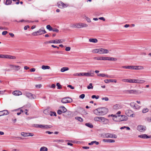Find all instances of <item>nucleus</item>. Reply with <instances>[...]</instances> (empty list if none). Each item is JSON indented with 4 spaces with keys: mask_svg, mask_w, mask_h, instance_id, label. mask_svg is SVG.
Wrapping results in <instances>:
<instances>
[{
    "mask_svg": "<svg viewBox=\"0 0 151 151\" xmlns=\"http://www.w3.org/2000/svg\"><path fill=\"white\" fill-rule=\"evenodd\" d=\"M76 75L78 76H93L94 75V71H91L90 72L88 73H77Z\"/></svg>",
    "mask_w": 151,
    "mask_h": 151,
    "instance_id": "nucleus-1",
    "label": "nucleus"
},
{
    "mask_svg": "<svg viewBox=\"0 0 151 151\" xmlns=\"http://www.w3.org/2000/svg\"><path fill=\"white\" fill-rule=\"evenodd\" d=\"M70 26L72 27H76L77 28H80L82 27H87L88 26V25L84 23H79L73 24Z\"/></svg>",
    "mask_w": 151,
    "mask_h": 151,
    "instance_id": "nucleus-2",
    "label": "nucleus"
},
{
    "mask_svg": "<svg viewBox=\"0 0 151 151\" xmlns=\"http://www.w3.org/2000/svg\"><path fill=\"white\" fill-rule=\"evenodd\" d=\"M72 99L69 97L63 98L61 100V102L63 104L70 103L72 102Z\"/></svg>",
    "mask_w": 151,
    "mask_h": 151,
    "instance_id": "nucleus-3",
    "label": "nucleus"
},
{
    "mask_svg": "<svg viewBox=\"0 0 151 151\" xmlns=\"http://www.w3.org/2000/svg\"><path fill=\"white\" fill-rule=\"evenodd\" d=\"M101 116L103 115L107 114L108 112V109L105 107L99 108Z\"/></svg>",
    "mask_w": 151,
    "mask_h": 151,
    "instance_id": "nucleus-4",
    "label": "nucleus"
},
{
    "mask_svg": "<svg viewBox=\"0 0 151 151\" xmlns=\"http://www.w3.org/2000/svg\"><path fill=\"white\" fill-rule=\"evenodd\" d=\"M104 137L106 138H116L117 136L114 134L110 133H106L104 135Z\"/></svg>",
    "mask_w": 151,
    "mask_h": 151,
    "instance_id": "nucleus-5",
    "label": "nucleus"
},
{
    "mask_svg": "<svg viewBox=\"0 0 151 151\" xmlns=\"http://www.w3.org/2000/svg\"><path fill=\"white\" fill-rule=\"evenodd\" d=\"M118 117L120 118L119 121H126L128 119L127 117L124 115H118Z\"/></svg>",
    "mask_w": 151,
    "mask_h": 151,
    "instance_id": "nucleus-6",
    "label": "nucleus"
},
{
    "mask_svg": "<svg viewBox=\"0 0 151 151\" xmlns=\"http://www.w3.org/2000/svg\"><path fill=\"white\" fill-rule=\"evenodd\" d=\"M137 129L140 132H143L146 129L145 126L143 125H139L137 127Z\"/></svg>",
    "mask_w": 151,
    "mask_h": 151,
    "instance_id": "nucleus-7",
    "label": "nucleus"
},
{
    "mask_svg": "<svg viewBox=\"0 0 151 151\" xmlns=\"http://www.w3.org/2000/svg\"><path fill=\"white\" fill-rule=\"evenodd\" d=\"M58 7L60 9H63L67 7V4H65L63 2L60 1L58 3Z\"/></svg>",
    "mask_w": 151,
    "mask_h": 151,
    "instance_id": "nucleus-8",
    "label": "nucleus"
},
{
    "mask_svg": "<svg viewBox=\"0 0 151 151\" xmlns=\"http://www.w3.org/2000/svg\"><path fill=\"white\" fill-rule=\"evenodd\" d=\"M21 135L24 137L33 136L34 134L29 132H22Z\"/></svg>",
    "mask_w": 151,
    "mask_h": 151,
    "instance_id": "nucleus-9",
    "label": "nucleus"
},
{
    "mask_svg": "<svg viewBox=\"0 0 151 151\" xmlns=\"http://www.w3.org/2000/svg\"><path fill=\"white\" fill-rule=\"evenodd\" d=\"M109 51L108 50L103 49V48H100L99 50V54H105V53H109Z\"/></svg>",
    "mask_w": 151,
    "mask_h": 151,
    "instance_id": "nucleus-10",
    "label": "nucleus"
},
{
    "mask_svg": "<svg viewBox=\"0 0 151 151\" xmlns=\"http://www.w3.org/2000/svg\"><path fill=\"white\" fill-rule=\"evenodd\" d=\"M24 94L27 97L30 99H34L33 96V95L31 93H25Z\"/></svg>",
    "mask_w": 151,
    "mask_h": 151,
    "instance_id": "nucleus-11",
    "label": "nucleus"
},
{
    "mask_svg": "<svg viewBox=\"0 0 151 151\" xmlns=\"http://www.w3.org/2000/svg\"><path fill=\"white\" fill-rule=\"evenodd\" d=\"M12 94L16 96H18L22 94V92L19 90L15 91L12 92Z\"/></svg>",
    "mask_w": 151,
    "mask_h": 151,
    "instance_id": "nucleus-12",
    "label": "nucleus"
},
{
    "mask_svg": "<svg viewBox=\"0 0 151 151\" xmlns=\"http://www.w3.org/2000/svg\"><path fill=\"white\" fill-rule=\"evenodd\" d=\"M122 106L120 104H116L114 105L113 108L114 109L117 110L122 108Z\"/></svg>",
    "mask_w": 151,
    "mask_h": 151,
    "instance_id": "nucleus-13",
    "label": "nucleus"
},
{
    "mask_svg": "<svg viewBox=\"0 0 151 151\" xmlns=\"http://www.w3.org/2000/svg\"><path fill=\"white\" fill-rule=\"evenodd\" d=\"M138 137L142 138L143 139H147V138H151V136H149L147 135L146 134H143L140 135H139L138 136Z\"/></svg>",
    "mask_w": 151,
    "mask_h": 151,
    "instance_id": "nucleus-14",
    "label": "nucleus"
},
{
    "mask_svg": "<svg viewBox=\"0 0 151 151\" xmlns=\"http://www.w3.org/2000/svg\"><path fill=\"white\" fill-rule=\"evenodd\" d=\"M93 113L96 115L100 116V110L99 108L95 109L93 111Z\"/></svg>",
    "mask_w": 151,
    "mask_h": 151,
    "instance_id": "nucleus-15",
    "label": "nucleus"
},
{
    "mask_svg": "<svg viewBox=\"0 0 151 151\" xmlns=\"http://www.w3.org/2000/svg\"><path fill=\"white\" fill-rule=\"evenodd\" d=\"M49 43H62L61 40H51L49 41Z\"/></svg>",
    "mask_w": 151,
    "mask_h": 151,
    "instance_id": "nucleus-16",
    "label": "nucleus"
},
{
    "mask_svg": "<svg viewBox=\"0 0 151 151\" xmlns=\"http://www.w3.org/2000/svg\"><path fill=\"white\" fill-rule=\"evenodd\" d=\"M101 121L104 122L105 124H107L109 122V120L104 117H101Z\"/></svg>",
    "mask_w": 151,
    "mask_h": 151,
    "instance_id": "nucleus-17",
    "label": "nucleus"
},
{
    "mask_svg": "<svg viewBox=\"0 0 151 151\" xmlns=\"http://www.w3.org/2000/svg\"><path fill=\"white\" fill-rule=\"evenodd\" d=\"M143 91L137 90H133V94L138 95L143 93Z\"/></svg>",
    "mask_w": 151,
    "mask_h": 151,
    "instance_id": "nucleus-18",
    "label": "nucleus"
},
{
    "mask_svg": "<svg viewBox=\"0 0 151 151\" xmlns=\"http://www.w3.org/2000/svg\"><path fill=\"white\" fill-rule=\"evenodd\" d=\"M10 66H12L13 68V69L17 71L19 70L20 68V67L18 65H10Z\"/></svg>",
    "mask_w": 151,
    "mask_h": 151,
    "instance_id": "nucleus-19",
    "label": "nucleus"
},
{
    "mask_svg": "<svg viewBox=\"0 0 151 151\" xmlns=\"http://www.w3.org/2000/svg\"><path fill=\"white\" fill-rule=\"evenodd\" d=\"M104 82L106 83H108L109 82L116 83L117 81L115 79H106L104 80Z\"/></svg>",
    "mask_w": 151,
    "mask_h": 151,
    "instance_id": "nucleus-20",
    "label": "nucleus"
},
{
    "mask_svg": "<svg viewBox=\"0 0 151 151\" xmlns=\"http://www.w3.org/2000/svg\"><path fill=\"white\" fill-rule=\"evenodd\" d=\"M132 111L130 110H127L125 111V114L128 116H130L131 117H132L133 114H131L132 113Z\"/></svg>",
    "mask_w": 151,
    "mask_h": 151,
    "instance_id": "nucleus-21",
    "label": "nucleus"
},
{
    "mask_svg": "<svg viewBox=\"0 0 151 151\" xmlns=\"http://www.w3.org/2000/svg\"><path fill=\"white\" fill-rule=\"evenodd\" d=\"M134 67H135L134 66L130 65V66H122V68L125 69H133Z\"/></svg>",
    "mask_w": 151,
    "mask_h": 151,
    "instance_id": "nucleus-22",
    "label": "nucleus"
},
{
    "mask_svg": "<svg viewBox=\"0 0 151 151\" xmlns=\"http://www.w3.org/2000/svg\"><path fill=\"white\" fill-rule=\"evenodd\" d=\"M103 141L104 142H115V140L114 139H103Z\"/></svg>",
    "mask_w": 151,
    "mask_h": 151,
    "instance_id": "nucleus-23",
    "label": "nucleus"
},
{
    "mask_svg": "<svg viewBox=\"0 0 151 151\" xmlns=\"http://www.w3.org/2000/svg\"><path fill=\"white\" fill-rule=\"evenodd\" d=\"M1 111L2 112H1V113H2V114L0 115V116H1L4 115H7L9 114V113L8 112V111L6 110Z\"/></svg>",
    "mask_w": 151,
    "mask_h": 151,
    "instance_id": "nucleus-24",
    "label": "nucleus"
},
{
    "mask_svg": "<svg viewBox=\"0 0 151 151\" xmlns=\"http://www.w3.org/2000/svg\"><path fill=\"white\" fill-rule=\"evenodd\" d=\"M135 83H143L145 82V81L141 79H135Z\"/></svg>",
    "mask_w": 151,
    "mask_h": 151,
    "instance_id": "nucleus-25",
    "label": "nucleus"
},
{
    "mask_svg": "<svg viewBox=\"0 0 151 151\" xmlns=\"http://www.w3.org/2000/svg\"><path fill=\"white\" fill-rule=\"evenodd\" d=\"M135 67H134L133 69L135 70H141L143 69V67L140 66H134Z\"/></svg>",
    "mask_w": 151,
    "mask_h": 151,
    "instance_id": "nucleus-26",
    "label": "nucleus"
},
{
    "mask_svg": "<svg viewBox=\"0 0 151 151\" xmlns=\"http://www.w3.org/2000/svg\"><path fill=\"white\" fill-rule=\"evenodd\" d=\"M89 41L96 43L98 42V40L97 39L95 38H90L89 39Z\"/></svg>",
    "mask_w": 151,
    "mask_h": 151,
    "instance_id": "nucleus-27",
    "label": "nucleus"
},
{
    "mask_svg": "<svg viewBox=\"0 0 151 151\" xmlns=\"http://www.w3.org/2000/svg\"><path fill=\"white\" fill-rule=\"evenodd\" d=\"M101 116H96L94 118V120L96 122H100L101 121Z\"/></svg>",
    "mask_w": 151,
    "mask_h": 151,
    "instance_id": "nucleus-28",
    "label": "nucleus"
},
{
    "mask_svg": "<svg viewBox=\"0 0 151 151\" xmlns=\"http://www.w3.org/2000/svg\"><path fill=\"white\" fill-rule=\"evenodd\" d=\"M52 52L53 53H58L60 54H63V52L62 51H53Z\"/></svg>",
    "mask_w": 151,
    "mask_h": 151,
    "instance_id": "nucleus-29",
    "label": "nucleus"
},
{
    "mask_svg": "<svg viewBox=\"0 0 151 151\" xmlns=\"http://www.w3.org/2000/svg\"><path fill=\"white\" fill-rule=\"evenodd\" d=\"M69 70V68L68 67H63L61 68L60 71L61 72H64V71L68 70Z\"/></svg>",
    "mask_w": 151,
    "mask_h": 151,
    "instance_id": "nucleus-30",
    "label": "nucleus"
},
{
    "mask_svg": "<svg viewBox=\"0 0 151 151\" xmlns=\"http://www.w3.org/2000/svg\"><path fill=\"white\" fill-rule=\"evenodd\" d=\"M136 104L134 102H131L130 104V106L134 109L136 108Z\"/></svg>",
    "mask_w": 151,
    "mask_h": 151,
    "instance_id": "nucleus-31",
    "label": "nucleus"
},
{
    "mask_svg": "<svg viewBox=\"0 0 151 151\" xmlns=\"http://www.w3.org/2000/svg\"><path fill=\"white\" fill-rule=\"evenodd\" d=\"M42 68L44 70L49 69L50 68V67L48 65H43L42 66Z\"/></svg>",
    "mask_w": 151,
    "mask_h": 151,
    "instance_id": "nucleus-32",
    "label": "nucleus"
},
{
    "mask_svg": "<svg viewBox=\"0 0 151 151\" xmlns=\"http://www.w3.org/2000/svg\"><path fill=\"white\" fill-rule=\"evenodd\" d=\"M60 108H61L62 110V111L63 113H65L67 111V109H66L64 106H62L60 107Z\"/></svg>",
    "mask_w": 151,
    "mask_h": 151,
    "instance_id": "nucleus-33",
    "label": "nucleus"
},
{
    "mask_svg": "<svg viewBox=\"0 0 151 151\" xmlns=\"http://www.w3.org/2000/svg\"><path fill=\"white\" fill-rule=\"evenodd\" d=\"M100 49H95L93 50L92 52L93 53H99Z\"/></svg>",
    "mask_w": 151,
    "mask_h": 151,
    "instance_id": "nucleus-34",
    "label": "nucleus"
},
{
    "mask_svg": "<svg viewBox=\"0 0 151 151\" xmlns=\"http://www.w3.org/2000/svg\"><path fill=\"white\" fill-rule=\"evenodd\" d=\"M47 148L45 147H41L40 149V151H47Z\"/></svg>",
    "mask_w": 151,
    "mask_h": 151,
    "instance_id": "nucleus-35",
    "label": "nucleus"
},
{
    "mask_svg": "<svg viewBox=\"0 0 151 151\" xmlns=\"http://www.w3.org/2000/svg\"><path fill=\"white\" fill-rule=\"evenodd\" d=\"M75 119L81 122H82L83 121V119L80 117L76 116L75 117Z\"/></svg>",
    "mask_w": 151,
    "mask_h": 151,
    "instance_id": "nucleus-36",
    "label": "nucleus"
},
{
    "mask_svg": "<svg viewBox=\"0 0 151 151\" xmlns=\"http://www.w3.org/2000/svg\"><path fill=\"white\" fill-rule=\"evenodd\" d=\"M108 60L109 61H116L117 60V59L116 58H114L112 57H108Z\"/></svg>",
    "mask_w": 151,
    "mask_h": 151,
    "instance_id": "nucleus-37",
    "label": "nucleus"
},
{
    "mask_svg": "<svg viewBox=\"0 0 151 151\" xmlns=\"http://www.w3.org/2000/svg\"><path fill=\"white\" fill-rule=\"evenodd\" d=\"M85 125L86 126L89 127L90 128H92L93 127V125L91 123H86Z\"/></svg>",
    "mask_w": 151,
    "mask_h": 151,
    "instance_id": "nucleus-38",
    "label": "nucleus"
},
{
    "mask_svg": "<svg viewBox=\"0 0 151 151\" xmlns=\"http://www.w3.org/2000/svg\"><path fill=\"white\" fill-rule=\"evenodd\" d=\"M46 28L49 31H52L53 30V28L51 27L50 25H48L46 26Z\"/></svg>",
    "mask_w": 151,
    "mask_h": 151,
    "instance_id": "nucleus-39",
    "label": "nucleus"
},
{
    "mask_svg": "<svg viewBox=\"0 0 151 151\" xmlns=\"http://www.w3.org/2000/svg\"><path fill=\"white\" fill-rule=\"evenodd\" d=\"M135 79H129V83H135Z\"/></svg>",
    "mask_w": 151,
    "mask_h": 151,
    "instance_id": "nucleus-40",
    "label": "nucleus"
},
{
    "mask_svg": "<svg viewBox=\"0 0 151 151\" xmlns=\"http://www.w3.org/2000/svg\"><path fill=\"white\" fill-rule=\"evenodd\" d=\"M12 2V0H6L5 4L6 5H9L11 4Z\"/></svg>",
    "mask_w": 151,
    "mask_h": 151,
    "instance_id": "nucleus-41",
    "label": "nucleus"
},
{
    "mask_svg": "<svg viewBox=\"0 0 151 151\" xmlns=\"http://www.w3.org/2000/svg\"><path fill=\"white\" fill-rule=\"evenodd\" d=\"M125 93H127L133 94V90H126Z\"/></svg>",
    "mask_w": 151,
    "mask_h": 151,
    "instance_id": "nucleus-42",
    "label": "nucleus"
},
{
    "mask_svg": "<svg viewBox=\"0 0 151 151\" xmlns=\"http://www.w3.org/2000/svg\"><path fill=\"white\" fill-rule=\"evenodd\" d=\"M149 110L147 108H145L143 109L142 112L143 113H145L147 112Z\"/></svg>",
    "mask_w": 151,
    "mask_h": 151,
    "instance_id": "nucleus-43",
    "label": "nucleus"
},
{
    "mask_svg": "<svg viewBox=\"0 0 151 151\" xmlns=\"http://www.w3.org/2000/svg\"><path fill=\"white\" fill-rule=\"evenodd\" d=\"M93 88L92 86V83H90L89 84V86L87 87V88L88 89H92Z\"/></svg>",
    "mask_w": 151,
    "mask_h": 151,
    "instance_id": "nucleus-44",
    "label": "nucleus"
},
{
    "mask_svg": "<svg viewBox=\"0 0 151 151\" xmlns=\"http://www.w3.org/2000/svg\"><path fill=\"white\" fill-rule=\"evenodd\" d=\"M52 127V126L50 125H45V129L50 128Z\"/></svg>",
    "mask_w": 151,
    "mask_h": 151,
    "instance_id": "nucleus-45",
    "label": "nucleus"
},
{
    "mask_svg": "<svg viewBox=\"0 0 151 151\" xmlns=\"http://www.w3.org/2000/svg\"><path fill=\"white\" fill-rule=\"evenodd\" d=\"M56 86H57V88L60 89L62 88V86L59 83H58L56 84Z\"/></svg>",
    "mask_w": 151,
    "mask_h": 151,
    "instance_id": "nucleus-46",
    "label": "nucleus"
},
{
    "mask_svg": "<svg viewBox=\"0 0 151 151\" xmlns=\"http://www.w3.org/2000/svg\"><path fill=\"white\" fill-rule=\"evenodd\" d=\"M108 57H101V60H108Z\"/></svg>",
    "mask_w": 151,
    "mask_h": 151,
    "instance_id": "nucleus-47",
    "label": "nucleus"
},
{
    "mask_svg": "<svg viewBox=\"0 0 151 151\" xmlns=\"http://www.w3.org/2000/svg\"><path fill=\"white\" fill-rule=\"evenodd\" d=\"M99 96H96L95 95H93L91 96L92 99L95 98L96 99H98L99 98Z\"/></svg>",
    "mask_w": 151,
    "mask_h": 151,
    "instance_id": "nucleus-48",
    "label": "nucleus"
},
{
    "mask_svg": "<svg viewBox=\"0 0 151 151\" xmlns=\"http://www.w3.org/2000/svg\"><path fill=\"white\" fill-rule=\"evenodd\" d=\"M37 33L38 35H41L42 34L41 31V29H40L39 30L37 31Z\"/></svg>",
    "mask_w": 151,
    "mask_h": 151,
    "instance_id": "nucleus-49",
    "label": "nucleus"
},
{
    "mask_svg": "<svg viewBox=\"0 0 151 151\" xmlns=\"http://www.w3.org/2000/svg\"><path fill=\"white\" fill-rule=\"evenodd\" d=\"M117 118L119 119V117H118V116H116L115 117H114L113 118V119L115 121H116V122L119 121H118L117 120Z\"/></svg>",
    "mask_w": 151,
    "mask_h": 151,
    "instance_id": "nucleus-50",
    "label": "nucleus"
},
{
    "mask_svg": "<svg viewBox=\"0 0 151 151\" xmlns=\"http://www.w3.org/2000/svg\"><path fill=\"white\" fill-rule=\"evenodd\" d=\"M64 140L63 139H59V140H56L54 141V142H64Z\"/></svg>",
    "mask_w": 151,
    "mask_h": 151,
    "instance_id": "nucleus-51",
    "label": "nucleus"
},
{
    "mask_svg": "<svg viewBox=\"0 0 151 151\" xmlns=\"http://www.w3.org/2000/svg\"><path fill=\"white\" fill-rule=\"evenodd\" d=\"M93 59L98 60H101V57H95L93 58Z\"/></svg>",
    "mask_w": 151,
    "mask_h": 151,
    "instance_id": "nucleus-52",
    "label": "nucleus"
},
{
    "mask_svg": "<svg viewBox=\"0 0 151 151\" xmlns=\"http://www.w3.org/2000/svg\"><path fill=\"white\" fill-rule=\"evenodd\" d=\"M85 97V95L84 94H82L80 95L79 97V98L81 99H83Z\"/></svg>",
    "mask_w": 151,
    "mask_h": 151,
    "instance_id": "nucleus-53",
    "label": "nucleus"
},
{
    "mask_svg": "<svg viewBox=\"0 0 151 151\" xmlns=\"http://www.w3.org/2000/svg\"><path fill=\"white\" fill-rule=\"evenodd\" d=\"M129 79H123L122 80V81L125 82H129Z\"/></svg>",
    "mask_w": 151,
    "mask_h": 151,
    "instance_id": "nucleus-54",
    "label": "nucleus"
},
{
    "mask_svg": "<svg viewBox=\"0 0 151 151\" xmlns=\"http://www.w3.org/2000/svg\"><path fill=\"white\" fill-rule=\"evenodd\" d=\"M63 112L61 110H58L57 111V113L59 115L61 114Z\"/></svg>",
    "mask_w": 151,
    "mask_h": 151,
    "instance_id": "nucleus-55",
    "label": "nucleus"
},
{
    "mask_svg": "<svg viewBox=\"0 0 151 151\" xmlns=\"http://www.w3.org/2000/svg\"><path fill=\"white\" fill-rule=\"evenodd\" d=\"M70 47H66L65 49V50L67 51H69L70 50Z\"/></svg>",
    "mask_w": 151,
    "mask_h": 151,
    "instance_id": "nucleus-56",
    "label": "nucleus"
},
{
    "mask_svg": "<svg viewBox=\"0 0 151 151\" xmlns=\"http://www.w3.org/2000/svg\"><path fill=\"white\" fill-rule=\"evenodd\" d=\"M39 125L38 124H34L33 125V126L36 128H39Z\"/></svg>",
    "mask_w": 151,
    "mask_h": 151,
    "instance_id": "nucleus-57",
    "label": "nucleus"
},
{
    "mask_svg": "<svg viewBox=\"0 0 151 151\" xmlns=\"http://www.w3.org/2000/svg\"><path fill=\"white\" fill-rule=\"evenodd\" d=\"M13 1L15 2L16 4H19L20 2L19 0H12Z\"/></svg>",
    "mask_w": 151,
    "mask_h": 151,
    "instance_id": "nucleus-58",
    "label": "nucleus"
},
{
    "mask_svg": "<svg viewBox=\"0 0 151 151\" xmlns=\"http://www.w3.org/2000/svg\"><path fill=\"white\" fill-rule=\"evenodd\" d=\"M102 100H105V101H107L109 100V99L108 97L102 98L101 99Z\"/></svg>",
    "mask_w": 151,
    "mask_h": 151,
    "instance_id": "nucleus-59",
    "label": "nucleus"
},
{
    "mask_svg": "<svg viewBox=\"0 0 151 151\" xmlns=\"http://www.w3.org/2000/svg\"><path fill=\"white\" fill-rule=\"evenodd\" d=\"M54 115L55 116H56V113L55 112H52V113H51L50 114V115L51 116H52L53 115Z\"/></svg>",
    "mask_w": 151,
    "mask_h": 151,
    "instance_id": "nucleus-60",
    "label": "nucleus"
},
{
    "mask_svg": "<svg viewBox=\"0 0 151 151\" xmlns=\"http://www.w3.org/2000/svg\"><path fill=\"white\" fill-rule=\"evenodd\" d=\"M67 87L70 88L71 89H73L74 88L73 86H72L71 85H68Z\"/></svg>",
    "mask_w": 151,
    "mask_h": 151,
    "instance_id": "nucleus-61",
    "label": "nucleus"
},
{
    "mask_svg": "<svg viewBox=\"0 0 151 151\" xmlns=\"http://www.w3.org/2000/svg\"><path fill=\"white\" fill-rule=\"evenodd\" d=\"M39 128H44V127H45V125L43 124H40Z\"/></svg>",
    "mask_w": 151,
    "mask_h": 151,
    "instance_id": "nucleus-62",
    "label": "nucleus"
},
{
    "mask_svg": "<svg viewBox=\"0 0 151 151\" xmlns=\"http://www.w3.org/2000/svg\"><path fill=\"white\" fill-rule=\"evenodd\" d=\"M53 32H59V30L58 29H53V30H52Z\"/></svg>",
    "mask_w": 151,
    "mask_h": 151,
    "instance_id": "nucleus-63",
    "label": "nucleus"
},
{
    "mask_svg": "<svg viewBox=\"0 0 151 151\" xmlns=\"http://www.w3.org/2000/svg\"><path fill=\"white\" fill-rule=\"evenodd\" d=\"M8 33V32L7 31H3L2 32V35H5L6 34H7Z\"/></svg>",
    "mask_w": 151,
    "mask_h": 151,
    "instance_id": "nucleus-64",
    "label": "nucleus"
}]
</instances>
